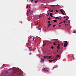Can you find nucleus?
Returning a JSON list of instances; mask_svg holds the SVG:
<instances>
[{"instance_id": "1", "label": "nucleus", "mask_w": 76, "mask_h": 76, "mask_svg": "<svg viewBox=\"0 0 76 76\" xmlns=\"http://www.w3.org/2000/svg\"><path fill=\"white\" fill-rule=\"evenodd\" d=\"M10 70H11V71H12V72L10 73V76H15V75H17V76H22V74L20 73L18 69L16 67H13L12 69L10 68L8 70V71H10Z\"/></svg>"}, {"instance_id": "2", "label": "nucleus", "mask_w": 76, "mask_h": 76, "mask_svg": "<svg viewBox=\"0 0 76 76\" xmlns=\"http://www.w3.org/2000/svg\"><path fill=\"white\" fill-rule=\"evenodd\" d=\"M64 42H65L64 44V47H66L68 45V42L67 41H64Z\"/></svg>"}, {"instance_id": "3", "label": "nucleus", "mask_w": 76, "mask_h": 76, "mask_svg": "<svg viewBox=\"0 0 76 76\" xmlns=\"http://www.w3.org/2000/svg\"><path fill=\"white\" fill-rule=\"evenodd\" d=\"M42 70L44 71H46V72H49V71H48V68H45L44 67H43Z\"/></svg>"}, {"instance_id": "4", "label": "nucleus", "mask_w": 76, "mask_h": 76, "mask_svg": "<svg viewBox=\"0 0 76 76\" xmlns=\"http://www.w3.org/2000/svg\"><path fill=\"white\" fill-rule=\"evenodd\" d=\"M48 61H49V62H51L52 61H54V60H49Z\"/></svg>"}, {"instance_id": "5", "label": "nucleus", "mask_w": 76, "mask_h": 76, "mask_svg": "<svg viewBox=\"0 0 76 76\" xmlns=\"http://www.w3.org/2000/svg\"><path fill=\"white\" fill-rule=\"evenodd\" d=\"M32 16H29V19L30 20H31V19H32Z\"/></svg>"}, {"instance_id": "6", "label": "nucleus", "mask_w": 76, "mask_h": 76, "mask_svg": "<svg viewBox=\"0 0 76 76\" xmlns=\"http://www.w3.org/2000/svg\"><path fill=\"white\" fill-rule=\"evenodd\" d=\"M50 16H51V17H53V14H52V12L50 13Z\"/></svg>"}, {"instance_id": "7", "label": "nucleus", "mask_w": 76, "mask_h": 76, "mask_svg": "<svg viewBox=\"0 0 76 76\" xmlns=\"http://www.w3.org/2000/svg\"><path fill=\"white\" fill-rule=\"evenodd\" d=\"M42 63H44V59H41V61Z\"/></svg>"}, {"instance_id": "8", "label": "nucleus", "mask_w": 76, "mask_h": 76, "mask_svg": "<svg viewBox=\"0 0 76 76\" xmlns=\"http://www.w3.org/2000/svg\"><path fill=\"white\" fill-rule=\"evenodd\" d=\"M53 20V22H57V21L56 20Z\"/></svg>"}, {"instance_id": "9", "label": "nucleus", "mask_w": 76, "mask_h": 76, "mask_svg": "<svg viewBox=\"0 0 76 76\" xmlns=\"http://www.w3.org/2000/svg\"><path fill=\"white\" fill-rule=\"evenodd\" d=\"M51 24H49L48 25V27H50V26H51Z\"/></svg>"}, {"instance_id": "10", "label": "nucleus", "mask_w": 76, "mask_h": 76, "mask_svg": "<svg viewBox=\"0 0 76 76\" xmlns=\"http://www.w3.org/2000/svg\"><path fill=\"white\" fill-rule=\"evenodd\" d=\"M35 3H38V0H36L34 1Z\"/></svg>"}, {"instance_id": "11", "label": "nucleus", "mask_w": 76, "mask_h": 76, "mask_svg": "<svg viewBox=\"0 0 76 76\" xmlns=\"http://www.w3.org/2000/svg\"><path fill=\"white\" fill-rule=\"evenodd\" d=\"M61 13L62 15H64V14L63 12L61 11Z\"/></svg>"}, {"instance_id": "12", "label": "nucleus", "mask_w": 76, "mask_h": 76, "mask_svg": "<svg viewBox=\"0 0 76 76\" xmlns=\"http://www.w3.org/2000/svg\"><path fill=\"white\" fill-rule=\"evenodd\" d=\"M57 57L59 58V57H60V55H57Z\"/></svg>"}, {"instance_id": "13", "label": "nucleus", "mask_w": 76, "mask_h": 76, "mask_svg": "<svg viewBox=\"0 0 76 76\" xmlns=\"http://www.w3.org/2000/svg\"><path fill=\"white\" fill-rule=\"evenodd\" d=\"M52 57V56H49L48 57V58H51Z\"/></svg>"}, {"instance_id": "14", "label": "nucleus", "mask_w": 76, "mask_h": 76, "mask_svg": "<svg viewBox=\"0 0 76 76\" xmlns=\"http://www.w3.org/2000/svg\"><path fill=\"white\" fill-rule=\"evenodd\" d=\"M30 12V10H29V11H28L27 12V15L28 14V13Z\"/></svg>"}, {"instance_id": "15", "label": "nucleus", "mask_w": 76, "mask_h": 76, "mask_svg": "<svg viewBox=\"0 0 76 76\" xmlns=\"http://www.w3.org/2000/svg\"><path fill=\"white\" fill-rule=\"evenodd\" d=\"M48 23L49 24H50V21H48Z\"/></svg>"}, {"instance_id": "16", "label": "nucleus", "mask_w": 76, "mask_h": 76, "mask_svg": "<svg viewBox=\"0 0 76 76\" xmlns=\"http://www.w3.org/2000/svg\"><path fill=\"white\" fill-rule=\"evenodd\" d=\"M51 19V18H50V17H49L48 18V20H50Z\"/></svg>"}, {"instance_id": "17", "label": "nucleus", "mask_w": 76, "mask_h": 76, "mask_svg": "<svg viewBox=\"0 0 76 76\" xmlns=\"http://www.w3.org/2000/svg\"><path fill=\"white\" fill-rule=\"evenodd\" d=\"M61 23H63V22H61V23H59V24H61Z\"/></svg>"}, {"instance_id": "18", "label": "nucleus", "mask_w": 76, "mask_h": 76, "mask_svg": "<svg viewBox=\"0 0 76 76\" xmlns=\"http://www.w3.org/2000/svg\"><path fill=\"white\" fill-rule=\"evenodd\" d=\"M57 48L58 49H60V47L59 46H58Z\"/></svg>"}, {"instance_id": "19", "label": "nucleus", "mask_w": 76, "mask_h": 76, "mask_svg": "<svg viewBox=\"0 0 76 76\" xmlns=\"http://www.w3.org/2000/svg\"><path fill=\"white\" fill-rule=\"evenodd\" d=\"M66 23V20H64V23Z\"/></svg>"}, {"instance_id": "20", "label": "nucleus", "mask_w": 76, "mask_h": 76, "mask_svg": "<svg viewBox=\"0 0 76 76\" xmlns=\"http://www.w3.org/2000/svg\"><path fill=\"white\" fill-rule=\"evenodd\" d=\"M53 44L55 45H56V43H55V42H53Z\"/></svg>"}, {"instance_id": "21", "label": "nucleus", "mask_w": 76, "mask_h": 76, "mask_svg": "<svg viewBox=\"0 0 76 76\" xmlns=\"http://www.w3.org/2000/svg\"><path fill=\"white\" fill-rule=\"evenodd\" d=\"M54 60V61H56V60L57 61V60H57V59H55V60Z\"/></svg>"}, {"instance_id": "22", "label": "nucleus", "mask_w": 76, "mask_h": 76, "mask_svg": "<svg viewBox=\"0 0 76 76\" xmlns=\"http://www.w3.org/2000/svg\"><path fill=\"white\" fill-rule=\"evenodd\" d=\"M67 19H69V17L68 16H67Z\"/></svg>"}, {"instance_id": "23", "label": "nucleus", "mask_w": 76, "mask_h": 76, "mask_svg": "<svg viewBox=\"0 0 76 76\" xmlns=\"http://www.w3.org/2000/svg\"><path fill=\"white\" fill-rule=\"evenodd\" d=\"M51 48H52V49H53V46H52L51 47Z\"/></svg>"}, {"instance_id": "24", "label": "nucleus", "mask_w": 76, "mask_h": 76, "mask_svg": "<svg viewBox=\"0 0 76 76\" xmlns=\"http://www.w3.org/2000/svg\"><path fill=\"white\" fill-rule=\"evenodd\" d=\"M53 7H54V6H57V5H53Z\"/></svg>"}, {"instance_id": "25", "label": "nucleus", "mask_w": 76, "mask_h": 76, "mask_svg": "<svg viewBox=\"0 0 76 76\" xmlns=\"http://www.w3.org/2000/svg\"><path fill=\"white\" fill-rule=\"evenodd\" d=\"M50 12H53V10H51Z\"/></svg>"}, {"instance_id": "26", "label": "nucleus", "mask_w": 76, "mask_h": 76, "mask_svg": "<svg viewBox=\"0 0 76 76\" xmlns=\"http://www.w3.org/2000/svg\"><path fill=\"white\" fill-rule=\"evenodd\" d=\"M28 5H27L26 6V7H27V8H28Z\"/></svg>"}, {"instance_id": "27", "label": "nucleus", "mask_w": 76, "mask_h": 76, "mask_svg": "<svg viewBox=\"0 0 76 76\" xmlns=\"http://www.w3.org/2000/svg\"><path fill=\"white\" fill-rule=\"evenodd\" d=\"M31 53H29V55H31Z\"/></svg>"}, {"instance_id": "28", "label": "nucleus", "mask_w": 76, "mask_h": 76, "mask_svg": "<svg viewBox=\"0 0 76 76\" xmlns=\"http://www.w3.org/2000/svg\"><path fill=\"white\" fill-rule=\"evenodd\" d=\"M56 18H57V19H59V18H58V17H56Z\"/></svg>"}, {"instance_id": "29", "label": "nucleus", "mask_w": 76, "mask_h": 76, "mask_svg": "<svg viewBox=\"0 0 76 76\" xmlns=\"http://www.w3.org/2000/svg\"><path fill=\"white\" fill-rule=\"evenodd\" d=\"M58 26H59V27H61V25Z\"/></svg>"}, {"instance_id": "30", "label": "nucleus", "mask_w": 76, "mask_h": 76, "mask_svg": "<svg viewBox=\"0 0 76 76\" xmlns=\"http://www.w3.org/2000/svg\"><path fill=\"white\" fill-rule=\"evenodd\" d=\"M44 58H46V57L44 56Z\"/></svg>"}, {"instance_id": "31", "label": "nucleus", "mask_w": 76, "mask_h": 76, "mask_svg": "<svg viewBox=\"0 0 76 76\" xmlns=\"http://www.w3.org/2000/svg\"><path fill=\"white\" fill-rule=\"evenodd\" d=\"M52 18H56V17H54V16H52Z\"/></svg>"}, {"instance_id": "32", "label": "nucleus", "mask_w": 76, "mask_h": 76, "mask_svg": "<svg viewBox=\"0 0 76 76\" xmlns=\"http://www.w3.org/2000/svg\"><path fill=\"white\" fill-rule=\"evenodd\" d=\"M53 27H55V25L53 26Z\"/></svg>"}, {"instance_id": "33", "label": "nucleus", "mask_w": 76, "mask_h": 76, "mask_svg": "<svg viewBox=\"0 0 76 76\" xmlns=\"http://www.w3.org/2000/svg\"><path fill=\"white\" fill-rule=\"evenodd\" d=\"M28 44H29L28 43H27V44H26L27 45H28Z\"/></svg>"}, {"instance_id": "34", "label": "nucleus", "mask_w": 76, "mask_h": 76, "mask_svg": "<svg viewBox=\"0 0 76 76\" xmlns=\"http://www.w3.org/2000/svg\"><path fill=\"white\" fill-rule=\"evenodd\" d=\"M62 45H64V43H62Z\"/></svg>"}, {"instance_id": "35", "label": "nucleus", "mask_w": 76, "mask_h": 76, "mask_svg": "<svg viewBox=\"0 0 76 76\" xmlns=\"http://www.w3.org/2000/svg\"><path fill=\"white\" fill-rule=\"evenodd\" d=\"M44 45H46V44H44Z\"/></svg>"}, {"instance_id": "36", "label": "nucleus", "mask_w": 76, "mask_h": 76, "mask_svg": "<svg viewBox=\"0 0 76 76\" xmlns=\"http://www.w3.org/2000/svg\"><path fill=\"white\" fill-rule=\"evenodd\" d=\"M28 7H31V6H30V5H29Z\"/></svg>"}, {"instance_id": "37", "label": "nucleus", "mask_w": 76, "mask_h": 76, "mask_svg": "<svg viewBox=\"0 0 76 76\" xmlns=\"http://www.w3.org/2000/svg\"><path fill=\"white\" fill-rule=\"evenodd\" d=\"M57 53H58V49L57 50Z\"/></svg>"}, {"instance_id": "38", "label": "nucleus", "mask_w": 76, "mask_h": 76, "mask_svg": "<svg viewBox=\"0 0 76 76\" xmlns=\"http://www.w3.org/2000/svg\"><path fill=\"white\" fill-rule=\"evenodd\" d=\"M56 12H58V10H56Z\"/></svg>"}, {"instance_id": "39", "label": "nucleus", "mask_w": 76, "mask_h": 76, "mask_svg": "<svg viewBox=\"0 0 76 76\" xmlns=\"http://www.w3.org/2000/svg\"><path fill=\"white\" fill-rule=\"evenodd\" d=\"M58 46H60V44H58Z\"/></svg>"}, {"instance_id": "40", "label": "nucleus", "mask_w": 76, "mask_h": 76, "mask_svg": "<svg viewBox=\"0 0 76 76\" xmlns=\"http://www.w3.org/2000/svg\"><path fill=\"white\" fill-rule=\"evenodd\" d=\"M42 46L44 47V46H45V45H43Z\"/></svg>"}, {"instance_id": "41", "label": "nucleus", "mask_w": 76, "mask_h": 76, "mask_svg": "<svg viewBox=\"0 0 76 76\" xmlns=\"http://www.w3.org/2000/svg\"><path fill=\"white\" fill-rule=\"evenodd\" d=\"M33 1V0H31V2H32Z\"/></svg>"}, {"instance_id": "42", "label": "nucleus", "mask_w": 76, "mask_h": 76, "mask_svg": "<svg viewBox=\"0 0 76 76\" xmlns=\"http://www.w3.org/2000/svg\"><path fill=\"white\" fill-rule=\"evenodd\" d=\"M68 20V19H67V18L66 19V20Z\"/></svg>"}, {"instance_id": "43", "label": "nucleus", "mask_w": 76, "mask_h": 76, "mask_svg": "<svg viewBox=\"0 0 76 76\" xmlns=\"http://www.w3.org/2000/svg\"><path fill=\"white\" fill-rule=\"evenodd\" d=\"M60 11L61 12H62V10H60Z\"/></svg>"}, {"instance_id": "44", "label": "nucleus", "mask_w": 76, "mask_h": 76, "mask_svg": "<svg viewBox=\"0 0 76 76\" xmlns=\"http://www.w3.org/2000/svg\"><path fill=\"white\" fill-rule=\"evenodd\" d=\"M34 39H35V38H33V40H34Z\"/></svg>"}, {"instance_id": "45", "label": "nucleus", "mask_w": 76, "mask_h": 76, "mask_svg": "<svg viewBox=\"0 0 76 76\" xmlns=\"http://www.w3.org/2000/svg\"><path fill=\"white\" fill-rule=\"evenodd\" d=\"M59 19H60V20H61V18H59Z\"/></svg>"}, {"instance_id": "46", "label": "nucleus", "mask_w": 76, "mask_h": 76, "mask_svg": "<svg viewBox=\"0 0 76 76\" xmlns=\"http://www.w3.org/2000/svg\"><path fill=\"white\" fill-rule=\"evenodd\" d=\"M65 18H66V17H64V19H65Z\"/></svg>"}, {"instance_id": "47", "label": "nucleus", "mask_w": 76, "mask_h": 76, "mask_svg": "<svg viewBox=\"0 0 76 76\" xmlns=\"http://www.w3.org/2000/svg\"><path fill=\"white\" fill-rule=\"evenodd\" d=\"M37 25H38V23H37V24H36Z\"/></svg>"}, {"instance_id": "48", "label": "nucleus", "mask_w": 76, "mask_h": 76, "mask_svg": "<svg viewBox=\"0 0 76 76\" xmlns=\"http://www.w3.org/2000/svg\"><path fill=\"white\" fill-rule=\"evenodd\" d=\"M46 57L48 58V56H46Z\"/></svg>"}, {"instance_id": "49", "label": "nucleus", "mask_w": 76, "mask_h": 76, "mask_svg": "<svg viewBox=\"0 0 76 76\" xmlns=\"http://www.w3.org/2000/svg\"><path fill=\"white\" fill-rule=\"evenodd\" d=\"M66 25H68V24H67Z\"/></svg>"}, {"instance_id": "50", "label": "nucleus", "mask_w": 76, "mask_h": 76, "mask_svg": "<svg viewBox=\"0 0 76 76\" xmlns=\"http://www.w3.org/2000/svg\"><path fill=\"white\" fill-rule=\"evenodd\" d=\"M51 6H53V5H51Z\"/></svg>"}, {"instance_id": "51", "label": "nucleus", "mask_w": 76, "mask_h": 76, "mask_svg": "<svg viewBox=\"0 0 76 76\" xmlns=\"http://www.w3.org/2000/svg\"><path fill=\"white\" fill-rule=\"evenodd\" d=\"M29 13H31V12H30Z\"/></svg>"}, {"instance_id": "52", "label": "nucleus", "mask_w": 76, "mask_h": 76, "mask_svg": "<svg viewBox=\"0 0 76 76\" xmlns=\"http://www.w3.org/2000/svg\"><path fill=\"white\" fill-rule=\"evenodd\" d=\"M65 14L66 15V13H65Z\"/></svg>"}, {"instance_id": "53", "label": "nucleus", "mask_w": 76, "mask_h": 76, "mask_svg": "<svg viewBox=\"0 0 76 76\" xmlns=\"http://www.w3.org/2000/svg\"><path fill=\"white\" fill-rule=\"evenodd\" d=\"M76 33V32H75Z\"/></svg>"}]
</instances>
